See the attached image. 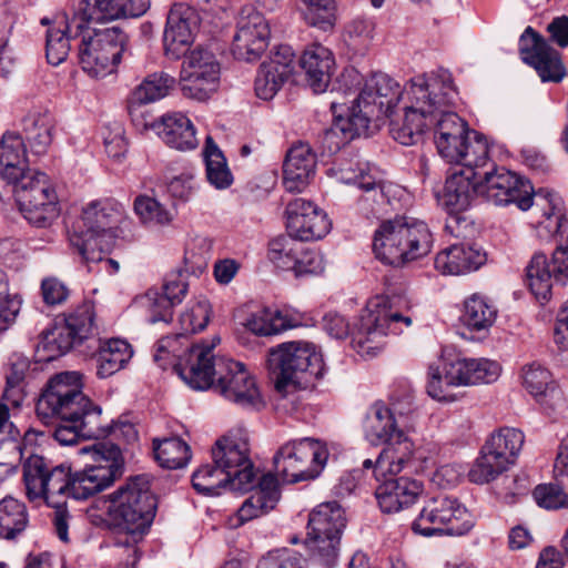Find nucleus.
I'll use <instances>...</instances> for the list:
<instances>
[{
    "label": "nucleus",
    "mask_w": 568,
    "mask_h": 568,
    "mask_svg": "<svg viewBox=\"0 0 568 568\" xmlns=\"http://www.w3.org/2000/svg\"><path fill=\"white\" fill-rule=\"evenodd\" d=\"M457 99L458 91L448 70L428 73L408 89L406 115L389 124L393 139L403 145H414L426 131L434 129L438 154L448 163L486 165L489 156L487 140L450 110Z\"/></svg>",
    "instance_id": "nucleus-1"
},
{
    "label": "nucleus",
    "mask_w": 568,
    "mask_h": 568,
    "mask_svg": "<svg viewBox=\"0 0 568 568\" xmlns=\"http://www.w3.org/2000/svg\"><path fill=\"white\" fill-rule=\"evenodd\" d=\"M36 412L45 425L54 426L53 438L71 446L80 438H100L109 434L102 408L82 392L81 374L63 372L51 377L41 393Z\"/></svg>",
    "instance_id": "nucleus-2"
},
{
    "label": "nucleus",
    "mask_w": 568,
    "mask_h": 568,
    "mask_svg": "<svg viewBox=\"0 0 568 568\" xmlns=\"http://www.w3.org/2000/svg\"><path fill=\"white\" fill-rule=\"evenodd\" d=\"M428 74L413 79L404 90L399 83L383 72L373 73L368 77L358 95L353 100L356 104L352 108H345V103L337 101L331 102V110L333 112L334 122L332 125V133L338 132L343 135L344 140L349 141L354 138L365 134L368 130L369 122L373 119L382 116H390L393 109L398 104H403V114L396 115L390 120L406 115L405 95L409 88L419 79L427 78Z\"/></svg>",
    "instance_id": "nucleus-3"
},
{
    "label": "nucleus",
    "mask_w": 568,
    "mask_h": 568,
    "mask_svg": "<svg viewBox=\"0 0 568 568\" xmlns=\"http://www.w3.org/2000/svg\"><path fill=\"white\" fill-rule=\"evenodd\" d=\"M191 368L187 373V385L196 390L213 387L226 400L242 407L258 408L262 396L254 377L244 364L217 356L207 348L194 351Z\"/></svg>",
    "instance_id": "nucleus-4"
},
{
    "label": "nucleus",
    "mask_w": 568,
    "mask_h": 568,
    "mask_svg": "<svg viewBox=\"0 0 568 568\" xmlns=\"http://www.w3.org/2000/svg\"><path fill=\"white\" fill-rule=\"evenodd\" d=\"M23 480L30 500L43 498L52 507V524L57 536L69 542L71 516L65 508V497H73V474L65 465L53 466L42 456L31 455L23 463Z\"/></svg>",
    "instance_id": "nucleus-5"
},
{
    "label": "nucleus",
    "mask_w": 568,
    "mask_h": 568,
    "mask_svg": "<svg viewBox=\"0 0 568 568\" xmlns=\"http://www.w3.org/2000/svg\"><path fill=\"white\" fill-rule=\"evenodd\" d=\"M108 500L106 514L115 529L114 545L126 568H136L142 544V476L126 478L108 495Z\"/></svg>",
    "instance_id": "nucleus-6"
},
{
    "label": "nucleus",
    "mask_w": 568,
    "mask_h": 568,
    "mask_svg": "<svg viewBox=\"0 0 568 568\" xmlns=\"http://www.w3.org/2000/svg\"><path fill=\"white\" fill-rule=\"evenodd\" d=\"M123 219L121 205L111 199L94 200L82 209L81 219L69 234L70 245L87 262H102L115 242Z\"/></svg>",
    "instance_id": "nucleus-7"
},
{
    "label": "nucleus",
    "mask_w": 568,
    "mask_h": 568,
    "mask_svg": "<svg viewBox=\"0 0 568 568\" xmlns=\"http://www.w3.org/2000/svg\"><path fill=\"white\" fill-rule=\"evenodd\" d=\"M362 429L371 445H386L376 459L377 473L399 474L413 462L415 445L383 402L369 406Z\"/></svg>",
    "instance_id": "nucleus-8"
},
{
    "label": "nucleus",
    "mask_w": 568,
    "mask_h": 568,
    "mask_svg": "<svg viewBox=\"0 0 568 568\" xmlns=\"http://www.w3.org/2000/svg\"><path fill=\"white\" fill-rule=\"evenodd\" d=\"M434 243L428 225L409 216L384 221L375 231L373 250L381 261L399 266L428 255Z\"/></svg>",
    "instance_id": "nucleus-9"
},
{
    "label": "nucleus",
    "mask_w": 568,
    "mask_h": 568,
    "mask_svg": "<svg viewBox=\"0 0 568 568\" xmlns=\"http://www.w3.org/2000/svg\"><path fill=\"white\" fill-rule=\"evenodd\" d=\"M268 367L278 392L305 388L322 375L323 359L313 343L293 341L268 351Z\"/></svg>",
    "instance_id": "nucleus-10"
},
{
    "label": "nucleus",
    "mask_w": 568,
    "mask_h": 568,
    "mask_svg": "<svg viewBox=\"0 0 568 568\" xmlns=\"http://www.w3.org/2000/svg\"><path fill=\"white\" fill-rule=\"evenodd\" d=\"M73 28L81 38L79 60L83 71L92 78L113 73L126 41L124 32L116 26H89L83 19H73Z\"/></svg>",
    "instance_id": "nucleus-11"
},
{
    "label": "nucleus",
    "mask_w": 568,
    "mask_h": 568,
    "mask_svg": "<svg viewBox=\"0 0 568 568\" xmlns=\"http://www.w3.org/2000/svg\"><path fill=\"white\" fill-rule=\"evenodd\" d=\"M412 324V316L394 311L379 301H372L354 326L353 347L363 356H374L383 348L385 336L400 334Z\"/></svg>",
    "instance_id": "nucleus-12"
},
{
    "label": "nucleus",
    "mask_w": 568,
    "mask_h": 568,
    "mask_svg": "<svg viewBox=\"0 0 568 568\" xmlns=\"http://www.w3.org/2000/svg\"><path fill=\"white\" fill-rule=\"evenodd\" d=\"M474 527L467 508L457 498L437 495L425 501L412 523L414 534L423 537L463 536Z\"/></svg>",
    "instance_id": "nucleus-13"
},
{
    "label": "nucleus",
    "mask_w": 568,
    "mask_h": 568,
    "mask_svg": "<svg viewBox=\"0 0 568 568\" xmlns=\"http://www.w3.org/2000/svg\"><path fill=\"white\" fill-rule=\"evenodd\" d=\"M183 262L184 268L169 273L160 288L148 290L145 296L149 302L150 323H170L173 318V308L182 303L187 293V274L202 272L206 267L205 255L197 254L190 247L185 250Z\"/></svg>",
    "instance_id": "nucleus-14"
},
{
    "label": "nucleus",
    "mask_w": 568,
    "mask_h": 568,
    "mask_svg": "<svg viewBox=\"0 0 568 568\" xmlns=\"http://www.w3.org/2000/svg\"><path fill=\"white\" fill-rule=\"evenodd\" d=\"M327 458L328 452L321 442L305 437L282 445L273 460L276 476L284 483H297L316 478Z\"/></svg>",
    "instance_id": "nucleus-15"
},
{
    "label": "nucleus",
    "mask_w": 568,
    "mask_h": 568,
    "mask_svg": "<svg viewBox=\"0 0 568 568\" xmlns=\"http://www.w3.org/2000/svg\"><path fill=\"white\" fill-rule=\"evenodd\" d=\"M345 526L344 510L336 501L322 503L310 514L308 547L327 568L333 567L336 562L341 536Z\"/></svg>",
    "instance_id": "nucleus-16"
},
{
    "label": "nucleus",
    "mask_w": 568,
    "mask_h": 568,
    "mask_svg": "<svg viewBox=\"0 0 568 568\" xmlns=\"http://www.w3.org/2000/svg\"><path fill=\"white\" fill-rule=\"evenodd\" d=\"M179 85L185 98L207 100L219 88L221 64L213 51L196 47L182 55Z\"/></svg>",
    "instance_id": "nucleus-17"
},
{
    "label": "nucleus",
    "mask_w": 568,
    "mask_h": 568,
    "mask_svg": "<svg viewBox=\"0 0 568 568\" xmlns=\"http://www.w3.org/2000/svg\"><path fill=\"white\" fill-rule=\"evenodd\" d=\"M215 465L230 473L233 490L247 491L254 487L256 473L250 457L247 433L234 429L216 440L211 449Z\"/></svg>",
    "instance_id": "nucleus-18"
},
{
    "label": "nucleus",
    "mask_w": 568,
    "mask_h": 568,
    "mask_svg": "<svg viewBox=\"0 0 568 568\" xmlns=\"http://www.w3.org/2000/svg\"><path fill=\"white\" fill-rule=\"evenodd\" d=\"M94 305L85 301L64 315V323L47 332L40 345L49 354L45 359H53L88 338L94 328Z\"/></svg>",
    "instance_id": "nucleus-19"
},
{
    "label": "nucleus",
    "mask_w": 568,
    "mask_h": 568,
    "mask_svg": "<svg viewBox=\"0 0 568 568\" xmlns=\"http://www.w3.org/2000/svg\"><path fill=\"white\" fill-rule=\"evenodd\" d=\"M479 194L496 205L515 204L521 211L531 207L534 201L530 182L505 168L479 173Z\"/></svg>",
    "instance_id": "nucleus-20"
},
{
    "label": "nucleus",
    "mask_w": 568,
    "mask_h": 568,
    "mask_svg": "<svg viewBox=\"0 0 568 568\" xmlns=\"http://www.w3.org/2000/svg\"><path fill=\"white\" fill-rule=\"evenodd\" d=\"M220 343L215 336L211 341L192 344L184 334L168 335L160 338L152 349V359L161 369L172 368L187 384V373L191 368L194 351L207 348L209 354Z\"/></svg>",
    "instance_id": "nucleus-21"
},
{
    "label": "nucleus",
    "mask_w": 568,
    "mask_h": 568,
    "mask_svg": "<svg viewBox=\"0 0 568 568\" xmlns=\"http://www.w3.org/2000/svg\"><path fill=\"white\" fill-rule=\"evenodd\" d=\"M270 33L268 21L261 12L252 8L243 9L233 39V55L246 62L256 61L268 45Z\"/></svg>",
    "instance_id": "nucleus-22"
},
{
    "label": "nucleus",
    "mask_w": 568,
    "mask_h": 568,
    "mask_svg": "<svg viewBox=\"0 0 568 568\" xmlns=\"http://www.w3.org/2000/svg\"><path fill=\"white\" fill-rule=\"evenodd\" d=\"M527 281L537 300L547 302L551 296L552 283L568 281V250L558 247L549 262L545 254L535 253L526 267Z\"/></svg>",
    "instance_id": "nucleus-23"
},
{
    "label": "nucleus",
    "mask_w": 568,
    "mask_h": 568,
    "mask_svg": "<svg viewBox=\"0 0 568 568\" xmlns=\"http://www.w3.org/2000/svg\"><path fill=\"white\" fill-rule=\"evenodd\" d=\"M285 214L287 233L303 242L321 240L332 227L327 214L303 197L288 202Z\"/></svg>",
    "instance_id": "nucleus-24"
},
{
    "label": "nucleus",
    "mask_w": 568,
    "mask_h": 568,
    "mask_svg": "<svg viewBox=\"0 0 568 568\" xmlns=\"http://www.w3.org/2000/svg\"><path fill=\"white\" fill-rule=\"evenodd\" d=\"M519 52L523 61L534 67L544 82L562 80L565 68L558 51L531 27H527L520 36Z\"/></svg>",
    "instance_id": "nucleus-25"
},
{
    "label": "nucleus",
    "mask_w": 568,
    "mask_h": 568,
    "mask_svg": "<svg viewBox=\"0 0 568 568\" xmlns=\"http://www.w3.org/2000/svg\"><path fill=\"white\" fill-rule=\"evenodd\" d=\"M485 165H459L448 174L438 194V203L446 212L466 211L479 194V172Z\"/></svg>",
    "instance_id": "nucleus-26"
},
{
    "label": "nucleus",
    "mask_w": 568,
    "mask_h": 568,
    "mask_svg": "<svg viewBox=\"0 0 568 568\" xmlns=\"http://www.w3.org/2000/svg\"><path fill=\"white\" fill-rule=\"evenodd\" d=\"M295 68V54L291 47L280 45L264 61L255 79V92L260 99L271 100L291 78Z\"/></svg>",
    "instance_id": "nucleus-27"
},
{
    "label": "nucleus",
    "mask_w": 568,
    "mask_h": 568,
    "mask_svg": "<svg viewBox=\"0 0 568 568\" xmlns=\"http://www.w3.org/2000/svg\"><path fill=\"white\" fill-rule=\"evenodd\" d=\"M337 181L345 184H354L366 193V200H372L377 205L389 204V194L393 185L376 179L368 163L359 161H345L331 170Z\"/></svg>",
    "instance_id": "nucleus-28"
},
{
    "label": "nucleus",
    "mask_w": 568,
    "mask_h": 568,
    "mask_svg": "<svg viewBox=\"0 0 568 568\" xmlns=\"http://www.w3.org/2000/svg\"><path fill=\"white\" fill-rule=\"evenodd\" d=\"M144 130L153 131L171 149L191 151L199 145L194 124L182 112L163 114L156 121L144 123Z\"/></svg>",
    "instance_id": "nucleus-29"
},
{
    "label": "nucleus",
    "mask_w": 568,
    "mask_h": 568,
    "mask_svg": "<svg viewBox=\"0 0 568 568\" xmlns=\"http://www.w3.org/2000/svg\"><path fill=\"white\" fill-rule=\"evenodd\" d=\"M199 28V16L192 8L172 11L169 14L163 34L164 53L168 58L178 60L186 54L187 48L194 41Z\"/></svg>",
    "instance_id": "nucleus-30"
},
{
    "label": "nucleus",
    "mask_w": 568,
    "mask_h": 568,
    "mask_svg": "<svg viewBox=\"0 0 568 568\" xmlns=\"http://www.w3.org/2000/svg\"><path fill=\"white\" fill-rule=\"evenodd\" d=\"M486 253L470 243H456L437 253L435 268L443 275H463L486 263Z\"/></svg>",
    "instance_id": "nucleus-31"
},
{
    "label": "nucleus",
    "mask_w": 568,
    "mask_h": 568,
    "mask_svg": "<svg viewBox=\"0 0 568 568\" xmlns=\"http://www.w3.org/2000/svg\"><path fill=\"white\" fill-rule=\"evenodd\" d=\"M424 491L420 481L409 477L385 478L375 496L383 513L392 514L414 505Z\"/></svg>",
    "instance_id": "nucleus-32"
},
{
    "label": "nucleus",
    "mask_w": 568,
    "mask_h": 568,
    "mask_svg": "<svg viewBox=\"0 0 568 568\" xmlns=\"http://www.w3.org/2000/svg\"><path fill=\"white\" fill-rule=\"evenodd\" d=\"M316 155L307 143L293 145L283 164V184L288 192H302L315 174Z\"/></svg>",
    "instance_id": "nucleus-33"
},
{
    "label": "nucleus",
    "mask_w": 568,
    "mask_h": 568,
    "mask_svg": "<svg viewBox=\"0 0 568 568\" xmlns=\"http://www.w3.org/2000/svg\"><path fill=\"white\" fill-rule=\"evenodd\" d=\"M30 171L23 136L7 131L0 139V176L9 184Z\"/></svg>",
    "instance_id": "nucleus-34"
},
{
    "label": "nucleus",
    "mask_w": 568,
    "mask_h": 568,
    "mask_svg": "<svg viewBox=\"0 0 568 568\" xmlns=\"http://www.w3.org/2000/svg\"><path fill=\"white\" fill-rule=\"evenodd\" d=\"M306 81L315 93L324 92L335 65L333 53L322 44L308 47L300 59Z\"/></svg>",
    "instance_id": "nucleus-35"
},
{
    "label": "nucleus",
    "mask_w": 568,
    "mask_h": 568,
    "mask_svg": "<svg viewBox=\"0 0 568 568\" xmlns=\"http://www.w3.org/2000/svg\"><path fill=\"white\" fill-rule=\"evenodd\" d=\"M278 483L274 475H263L257 488L237 510L240 524L257 518L274 509L280 500Z\"/></svg>",
    "instance_id": "nucleus-36"
},
{
    "label": "nucleus",
    "mask_w": 568,
    "mask_h": 568,
    "mask_svg": "<svg viewBox=\"0 0 568 568\" xmlns=\"http://www.w3.org/2000/svg\"><path fill=\"white\" fill-rule=\"evenodd\" d=\"M453 374L462 386L490 384L500 375V365L488 358H467L456 356L450 358Z\"/></svg>",
    "instance_id": "nucleus-37"
},
{
    "label": "nucleus",
    "mask_w": 568,
    "mask_h": 568,
    "mask_svg": "<svg viewBox=\"0 0 568 568\" xmlns=\"http://www.w3.org/2000/svg\"><path fill=\"white\" fill-rule=\"evenodd\" d=\"M53 122L47 112H31L22 120V131L31 152L37 155L47 153L53 140Z\"/></svg>",
    "instance_id": "nucleus-38"
},
{
    "label": "nucleus",
    "mask_w": 568,
    "mask_h": 568,
    "mask_svg": "<svg viewBox=\"0 0 568 568\" xmlns=\"http://www.w3.org/2000/svg\"><path fill=\"white\" fill-rule=\"evenodd\" d=\"M75 28H73V17L68 19L62 16L55 19L53 27L47 31L45 54L48 62L52 65H59L69 55L71 38H77Z\"/></svg>",
    "instance_id": "nucleus-39"
},
{
    "label": "nucleus",
    "mask_w": 568,
    "mask_h": 568,
    "mask_svg": "<svg viewBox=\"0 0 568 568\" xmlns=\"http://www.w3.org/2000/svg\"><path fill=\"white\" fill-rule=\"evenodd\" d=\"M134 0H84V8L73 19H83L85 24L98 26L126 14H133L128 8Z\"/></svg>",
    "instance_id": "nucleus-40"
},
{
    "label": "nucleus",
    "mask_w": 568,
    "mask_h": 568,
    "mask_svg": "<svg viewBox=\"0 0 568 568\" xmlns=\"http://www.w3.org/2000/svg\"><path fill=\"white\" fill-rule=\"evenodd\" d=\"M131 346L123 339L112 338L104 342L97 354V374L106 378L119 372L132 357Z\"/></svg>",
    "instance_id": "nucleus-41"
},
{
    "label": "nucleus",
    "mask_w": 568,
    "mask_h": 568,
    "mask_svg": "<svg viewBox=\"0 0 568 568\" xmlns=\"http://www.w3.org/2000/svg\"><path fill=\"white\" fill-rule=\"evenodd\" d=\"M115 480L112 471L88 464L82 470L73 474V498L87 499L109 488Z\"/></svg>",
    "instance_id": "nucleus-42"
},
{
    "label": "nucleus",
    "mask_w": 568,
    "mask_h": 568,
    "mask_svg": "<svg viewBox=\"0 0 568 568\" xmlns=\"http://www.w3.org/2000/svg\"><path fill=\"white\" fill-rule=\"evenodd\" d=\"M462 386L453 374V365L450 359H445L443 368L436 364H430L427 369V394L444 403H453L457 399L454 394V387Z\"/></svg>",
    "instance_id": "nucleus-43"
},
{
    "label": "nucleus",
    "mask_w": 568,
    "mask_h": 568,
    "mask_svg": "<svg viewBox=\"0 0 568 568\" xmlns=\"http://www.w3.org/2000/svg\"><path fill=\"white\" fill-rule=\"evenodd\" d=\"M525 436L521 430L513 427H501L486 440V449L491 450L495 458L510 466L515 463L523 448Z\"/></svg>",
    "instance_id": "nucleus-44"
},
{
    "label": "nucleus",
    "mask_w": 568,
    "mask_h": 568,
    "mask_svg": "<svg viewBox=\"0 0 568 568\" xmlns=\"http://www.w3.org/2000/svg\"><path fill=\"white\" fill-rule=\"evenodd\" d=\"M153 457L162 468L180 469L190 463L192 454L190 446L181 438H154Z\"/></svg>",
    "instance_id": "nucleus-45"
},
{
    "label": "nucleus",
    "mask_w": 568,
    "mask_h": 568,
    "mask_svg": "<svg viewBox=\"0 0 568 568\" xmlns=\"http://www.w3.org/2000/svg\"><path fill=\"white\" fill-rule=\"evenodd\" d=\"M28 525L26 505L17 498L7 496L0 500V538L14 539Z\"/></svg>",
    "instance_id": "nucleus-46"
},
{
    "label": "nucleus",
    "mask_w": 568,
    "mask_h": 568,
    "mask_svg": "<svg viewBox=\"0 0 568 568\" xmlns=\"http://www.w3.org/2000/svg\"><path fill=\"white\" fill-rule=\"evenodd\" d=\"M192 486L201 495L219 496L226 486L233 490V479L219 465L205 464L193 473Z\"/></svg>",
    "instance_id": "nucleus-47"
},
{
    "label": "nucleus",
    "mask_w": 568,
    "mask_h": 568,
    "mask_svg": "<svg viewBox=\"0 0 568 568\" xmlns=\"http://www.w3.org/2000/svg\"><path fill=\"white\" fill-rule=\"evenodd\" d=\"M18 205L30 204L49 191H55L49 176L40 171L30 170L18 182H12Z\"/></svg>",
    "instance_id": "nucleus-48"
},
{
    "label": "nucleus",
    "mask_w": 568,
    "mask_h": 568,
    "mask_svg": "<svg viewBox=\"0 0 568 568\" xmlns=\"http://www.w3.org/2000/svg\"><path fill=\"white\" fill-rule=\"evenodd\" d=\"M497 316V310L488 300L479 294H474L466 300L463 323L473 331H484L489 328Z\"/></svg>",
    "instance_id": "nucleus-49"
},
{
    "label": "nucleus",
    "mask_w": 568,
    "mask_h": 568,
    "mask_svg": "<svg viewBox=\"0 0 568 568\" xmlns=\"http://www.w3.org/2000/svg\"><path fill=\"white\" fill-rule=\"evenodd\" d=\"M206 178L211 185L217 190L227 189L233 183V175L226 160L211 136L206 139L204 150Z\"/></svg>",
    "instance_id": "nucleus-50"
},
{
    "label": "nucleus",
    "mask_w": 568,
    "mask_h": 568,
    "mask_svg": "<svg viewBox=\"0 0 568 568\" xmlns=\"http://www.w3.org/2000/svg\"><path fill=\"white\" fill-rule=\"evenodd\" d=\"M80 454L90 455L94 466L112 471L113 478L119 479L124 473V458L121 449L112 443H100L83 447Z\"/></svg>",
    "instance_id": "nucleus-51"
},
{
    "label": "nucleus",
    "mask_w": 568,
    "mask_h": 568,
    "mask_svg": "<svg viewBox=\"0 0 568 568\" xmlns=\"http://www.w3.org/2000/svg\"><path fill=\"white\" fill-rule=\"evenodd\" d=\"M292 326L290 320L280 311L270 308H262L252 313L245 322V327L260 336L275 335Z\"/></svg>",
    "instance_id": "nucleus-52"
},
{
    "label": "nucleus",
    "mask_w": 568,
    "mask_h": 568,
    "mask_svg": "<svg viewBox=\"0 0 568 568\" xmlns=\"http://www.w3.org/2000/svg\"><path fill=\"white\" fill-rule=\"evenodd\" d=\"M302 242L290 234L277 236L268 242L267 257L283 271L294 267L295 257L302 252Z\"/></svg>",
    "instance_id": "nucleus-53"
},
{
    "label": "nucleus",
    "mask_w": 568,
    "mask_h": 568,
    "mask_svg": "<svg viewBox=\"0 0 568 568\" xmlns=\"http://www.w3.org/2000/svg\"><path fill=\"white\" fill-rule=\"evenodd\" d=\"M304 9L303 19L306 24L323 31L333 29L336 21L335 0H301Z\"/></svg>",
    "instance_id": "nucleus-54"
},
{
    "label": "nucleus",
    "mask_w": 568,
    "mask_h": 568,
    "mask_svg": "<svg viewBox=\"0 0 568 568\" xmlns=\"http://www.w3.org/2000/svg\"><path fill=\"white\" fill-rule=\"evenodd\" d=\"M523 385L537 400L556 393L550 372L540 364H530L523 369Z\"/></svg>",
    "instance_id": "nucleus-55"
},
{
    "label": "nucleus",
    "mask_w": 568,
    "mask_h": 568,
    "mask_svg": "<svg viewBox=\"0 0 568 568\" xmlns=\"http://www.w3.org/2000/svg\"><path fill=\"white\" fill-rule=\"evenodd\" d=\"M503 460L495 458L491 450L483 446L480 455L471 465L468 471V479L478 485L487 484L496 479L501 473L508 469Z\"/></svg>",
    "instance_id": "nucleus-56"
},
{
    "label": "nucleus",
    "mask_w": 568,
    "mask_h": 568,
    "mask_svg": "<svg viewBox=\"0 0 568 568\" xmlns=\"http://www.w3.org/2000/svg\"><path fill=\"white\" fill-rule=\"evenodd\" d=\"M24 219L37 227H50L60 215L58 196L50 197L45 203L32 202L19 206Z\"/></svg>",
    "instance_id": "nucleus-57"
},
{
    "label": "nucleus",
    "mask_w": 568,
    "mask_h": 568,
    "mask_svg": "<svg viewBox=\"0 0 568 568\" xmlns=\"http://www.w3.org/2000/svg\"><path fill=\"white\" fill-rule=\"evenodd\" d=\"M22 300L11 291L7 273L0 268V331L8 329L17 320Z\"/></svg>",
    "instance_id": "nucleus-58"
},
{
    "label": "nucleus",
    "mask_w": 568,
    "mask_h": 568,
    "mask_svg": "<svg viewBox=\"0 0 568 568\" xmlns=\"http://www.w3.org/2000/svg\"><path fill=\"white\" fill-rule=\"evenodd\" d=\"M211 304L206 298L199 300L180 316L182 334H193L204 329L210 321Z\"/></svg>",
    "instance_id": "nucleus-59"
},
{
    "label": "nucleus",
    "mask_w": 568,
    "mask_h": 568,
    "mask_svg": "<svg viewBox=\"0 0 568 568\" xmlns=\"http://www.w3.org/2000/svg\"><path fill=\"white\" fill-rule=\"evenodd\" d=\"M568 486L555 483L541 484L534 489V498L536 503L546 509H559L568 507V495L566 494Z\"/></svg>",
    "instance_id": "nucleus-60"
},
{
    "label": "nucleus",
    "mask_w": 568,
    "mask_h": 568,
    "mask_svg": "<svg viewBox=\"0 0 568 568\" xmlns=\"http://www.w3.org/2000/svg\"><path fill=\"white\" fill-rule=\"evenodd\" d=\"M325 268L324 256L315 250L302 244V252L294 260V267H291L296 277L303 275H317Z\"/></svg>",
    "instance_id": "nucleus-61"
},
{
    "label": "nucleus",
    "mask_w": 568,
    "mask_h": 568,
    "mask_svg": "<svg viewBox=\"0 0 568 568\" xmlns=\"http://www.w3.org/2000/svg\"><path fill=\"white\" fill-rule=\"evenodd\" d=\"M175 79L165 72H155L144 79V103L155 102L169 95Z\"/></svg>",
    "instance_id": "nucleus-62"
},
{
    "label": "nucleus",
    "mask_w": 568,
    "mask_h": 568,
    "mask_svg": "<svg viewBox=\"0 0 568 568\" xmlns=\"http://www.w3.org/2000/svg\"><path fill=\"white\" fill-rule=\"evenodd\" d=\"M174 212L155 199L144 196V227L152 231L171 224Z\"/></svg>",
    "instance_id": "nucleus-63"
},
{
    "label": "nucleus",
    "mask_w": 568,
    "mask_h": 568,
    "mask_svg": "<svg viewBox=\"0 0 568 568\" xmlns=\"http://www.w3.org/2000/svg\"><path fill=\"white\" fill-rule=\"evenodd\" d=\"M304 558L296 551L281 549L263 557L257 568H303Z\"/></svg>",
    "instance_id": "nucleus-64"
}]
</instances>
